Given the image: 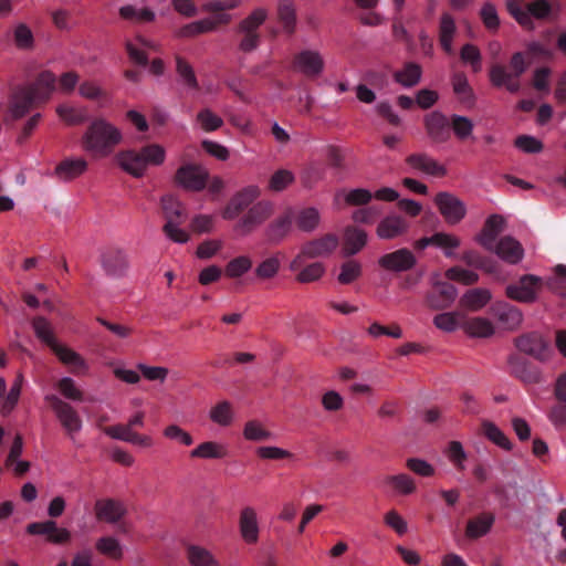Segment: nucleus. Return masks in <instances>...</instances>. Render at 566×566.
Here are the masks:
<instances>
[{
  "mask_svg": "<svg viewBox=\"0 0 566 566\" xmlns=\"http://www.w3.org/2000/svg\"><path fill=\"white\" fill-rule=\"evenodd\" d=\"M277 19L284 31L292 35L296 29V8L292 0H280L277 4Z\"/></svg>",
  "mask_w": 566,
  "mask_h": 566,
  "instance_id": "obj_37",
  "label": "nucleus"
},
{
  "mask_svg": "<svg viewBox=\"0 0 566 566\" xmlns=\"http://www.w3.org/2000/svg\"><path fill=\"white\" fill-rule=\"evenodd\" d=\"M514 146L526 154H537L544 148L543 143L530 135L517 136Z\"/></svg>",
  "mask_w": 566,
  "mask_h": 566,
  "instance_id": "obj_64",
  "label": "nucleus"
},
{
  "mask_svg": "<svg viewBox=\"0 0 566 566\" xmlns=\"http://www.w3.org/2000/svg\"><path fill=\"white\" fill-rule=\"evenodd\" d=\"M51 350L56 355L62 364L71 367L73 373H87L88 364L78 353L72 348L59 343Z\"/></svg>",
  "mask_w": 566,
  "mask_h": 566,
  "instance_id": "obj_24",
  "label": "nucleus"
},
{
  "mask_svg": "<svg viewBox=\"0 0 566 566\" xmlns=\"http://www.w3.org/2000/svg\"><path fill=\"white\" fill-rule=\"evenodd\" d=\"M55 388L60 391V394L73 401H82L84 394L76 385L75 380L71 377H62L56 384Z\"/></svg>",
  "mask_w": 566,
  "mask_h": 566,
  "instance_id": "obj_52",
  "label": "nucleus"
},
{
  "mask_svg": "<svg viewBox=\"0 0 566 566\" xmlns=\"http://www.w3.org/2000/svg\"><path fill=\"white\" fill-rule=\"evenodd\" d=\"M461 314L458 312H446L433 317V324L438 329L452 333L459 327V318Z\"/></svg>",
  "mask_w": 566,
  "mask_h": 566,
  "instance_id": "obj_58",
  "label": "nucleus"
},
{
  "mask_svg": "<svg viewBox=\"0 0 566 566\" xmlns=\"http://www.w3.org/2000/svg\"><path fill=\"white\" fill-rule=\"evenodd\" d=\"M187 556L191 566H220L212 553L201 546H189Z\"/></svg>",
  "mask_w": 566,
  "mask_h": 566,
  "instance_id": "obj_43",
  "label": "nucleus"
},
{
  "mask_svg": "<svg viewBox=\"0 0 566 566\" xmlns=\"http://www.w3.org/2000/svg\"><path fill=\"white\" fill-rule=\"evenodd\" d=\"M256 455L262 460H285L292 459L294 455L286 449L276 446H262L256 448Z\"/></svg>",
  "mask_w": 566,
  "mask_h": 566,
  "instance_id": "obj_60",
  "label": "nucleus"
},
{
  "mask_svg": "<svg viewBox=\"0 0 566 566\" xmlns=\"http://www.w3.org/2000/svg\"><path fill=\"white\" fill-rule=\"evenodd\" d=\"M461 327L465 334L474 338L491 337L495 332L493 323L485 317L469 318L462 324Z\"/></svg>",
  "mask_w": 566,
  "mask_h": 566,
  "instance_id": "obj_31",
  "label": "nucleus"
},
{
  "mask_svg": "<svg viewBox=\"0 0 566 566\" xmlns=\"http://www.w3.org/2000/svg\"><path fill=\"white\" fill-rule=\"evenodd\" d=\"M480 18L484 27L491 31L496 32L500 28V19L496 12V8L491 2H484L480 10Z\"/></svg>",
  "mask_w": 566,
  "mask_h": 566,
  "instance_id": "obj_59",
  "label": "nucleus"
},
{
  "mask_svg": "<svg viewBox=\"0 0 566 566\" xmlns=\"http://www.w3.org/2000/svg\"><path fill=\"white\" fill-rule=\"evenodd\" d=\"M228 455L227 446L217 442V441H205L199 443L196 448H193L189 457L191 459H201V460H216L223 459Z\"/></svg>",
  "mask_w": 566,
  "mask_h": 566,
  "instance_id": "obj_30",
  "label": "nucleus"
},
{
  "mask_svg": "<svg viewBox=\"0 0 566 566\" xmlns=\"http://www.w3.org/2000/svg\"><path fill=\"white\" fill-rule=\"evenodd\" d=\"M446 276L451 281H457L465 285L474 284L479 280L478 273L460 266H453L447 270Z\"/></svg>",
  "mask_w": 566,
  "mask_h": 566,
  "instance_id": "obj_63",
  "label": "nucleus"
},
{
  "mask_svg": "<svg viewBox=\"0 0 566 566\" xmlns=\"http://www.w3.org/2000/svg\"><path fill=\"white\" fill-rule=\"evenodd\" d=\"M101 264L106 275L119 279L128 271V259L123 250L109 248L101 255Z\"/></svg>",
  "mask_w": 566,
  "mask_h": 566,
  "instance_id": "obj_12",
  "label": "nucleus"
},
{
  "mask_svg": "<svg viewBox=\"0 0 566 566\" xmlns=\"http://www.w3.org/2000/svg\"><path fill=\"white\" fill-rule=\"evenodd\" d=\"M367 243V233L363 229L347 227L343 235V256L357 254Z\"/></svg>",
  "mask_w": 566,
  "mask_h": 566,
  "instance_id": "obj_26",
  "label": "nucleus"
},
{
  "mask_svg": "<svg viewBox=\"0 0 566 566\" xmlns=\"http://www.w3.org/2000/svg\"><path fill=\"white\" fill-rule=\"evenodd\" d=\"M163 437L169 441L177 442L182 447H190L193 444V438L191 433L177 423L167 424L163 429Z\"/></svg>",
  "mask_w": 566,
  "mask_h": 566,
  "instance_id": "obj_48",
  "label": "nucleus"
},
{
  "mask_svg": "<svg viewBox=\"0 0 566 566\" xmlns=\"http://www.w3.org/2000/svg\"><path fill=\"white\" fill-rule=\"evenodd\" d=\"M492 251L501 260L510 264H516L521 262L524 256V249L522 244L512 237H504L496 244L493 243Z\"/></svg>",
  "mask_w": 566,
  "mask_h": 566,
  "instance_id": "obj_22",
  "label": "nucleus"
},
{
  "mask_svg": "<svg viewBox=\"0 0 566 566\" xmlns=\"http://www.w3.org/2000/svg\"><path fill=\"white\" fill-rule=\"evenodd\" d=\"M494 523V515L483 513L470 520L467 525L465 535L470 538H479L488 534Z\"/></svg>",
  "mask_w": 566,
  "mask_h": 566,
  "instance_id": "obj_38",
  "label": "nucleus"
},
{
  "mask_svg": "<svg viewBox=\"0 0 566 566\" xmlns=\"http://www.w3.org/2000/svg\"><path fill=\"white\" fill-rule=\"evenodd\" d=\"M363 268L360 262L356 260H348L340 265L337 280L340 284H350L360 277Z\"/></svg>",
  "mask_w": 566,
  "mask_h": 566,
  "instance_id": "obj_53",
  "label": "nucleus"
},
{
  "mask_svg": "<svg viewBox=\"0 0 566 566\" xmlns=\"http://www.w3.org/2000/svg\"><path fill=\"white\" fill-rule=\"evenodd\" d=\"M434 247L441 249L446 256L454 255V251L460 247V239L453 234L438 232L434 234Z\"/></svg>",
  "mask_w": 566,
  "mask_h": 566,
  "instance_id": "obj_56",
  "label": "nucleus"
},
{
  "mask_svg": "<svg viewBox=\"0 0 566 566\" xmlns=\"http://www.w3.org/2000/svg\"><path fill=\"white\" fill-rule=\"evenodd\" d=\"M113 164L119 167L125 174L133 177H142L144 175L140 158L136 149L118 151L113 157Z\"/></svg>",
  "mask_w": 566,
  "mask_h": 566,
  "instance_id": "obj_25",
  "label": "nucleus"
},
{
  "mask_svg": "<svg viewBox=\"0 0 566 566\" xmlns=\"http://www.w3.org/2000/svg\"><path fill=\"white\" fill-rule=\"evenodd\" d=\"M371 198L373 195L368 190L357 188L336 192L334 201L336 206H340L343 202L349 206H359L366 205Z\"/></svg>",
  "mask_w": 566,
  "mask_h": 566,
  "instance_id": "obj_39",
  "label": "nucleus"
},
{
  "mask_svg": "<svg viewBox=\"0 0 566 566\" xmlns=\"http://www.w3.org/2000/svg\"><path fill=\"white\" fill-rule=\"evenodd\" d=\"M458 291L454 285L448 282L434 283V291L427 295V304L432 310L449 307L457 298Z\"/></svg>",
  "mask_w": 566,
  "mask_h": 566,
  "instance_id": "obj_21",
  "label": "nucleus"
},
{
  "mask_svg": "<svg viewBox=\"0 0 566 566\" xmlns=\"http://www.w3.org/2000/svg\"><path fill=\"white\" fill-rule=\"evenodd\" d=\"M122 142V132L104 118L94 119L83 136L84 148L99 157L109 156Z\"/></svg>",
  "mask_w": 566,
  "mask_h": 566,
  "instance_id": "obj_2",
  "label": "nucleus"
},
{
  "mask_svg": "<svg viewBox=\"0 0 566 566\" xmlns=\"http://www.w3.org/2000/svg\"><path fill=\"white\" fill-rule=\"evenodd\" d=\"M325 273V266L322 262H314L304 266L296 275L301 283H311L319 280Z\"/></svg>",
  "mask_w": 566,
  "mask_h": 566,
  "instance_id": "obj_62",
  "label": "nucleus"
},
{
  "mask_svg": "<svg viewBox=\"0 0 566 566\" xmlns=\"http://www.w3.org/2000/svg\"><path fill=\"white\" fill-rule=\"evenodd\" d=\"M178 187L191 192L207 191L216 200L224 189L223 179H177Z\"/></svg>",
  "mask_w": 566,
  "mask_h": 566,
  "instance_id": "obj_20",
  "label": "nucleus"
},
{
  "mask_svg": "<svg viewBox=\"0 0 566 566\" xmlns=\"http://www.w3.org/2000/svg\"><path fill=\"white\" fill-rule=\"evenodd\" d=\"M530 64L531 61H526L525 53L515 52L510 59V72L500 63L490 66V83L493 87H505L510 93L515 94L521 88L520 77L526 72Z\"/></svg>",
  "mask_w": 566,
  "mask_h": 566,
  "instance_id": "obj_3",
  "label": "nucleus"
},
{
  "mask_svg": "<svg viewBox=\"0 0 566 566\" xmlns=\"http://www.w3.org/2000/svg\"><path fill=\"white\" fill-rule=\"evenodd\" d=\"M293 222V211L289 209L283 214L279 216L265 228V239L271 243L281 242L290 232Z\"/></svg>",
  "mask_w": 566,
  "mask_h": 566,
  "instance_id": "obj_23",
  "label": "nucleus"
},
{
  "mask_svg": "<svg viewBox=\"0 0 566 566\" xmlns=\"http://www.w3.org/2000/svg\"><path fill=\"white\" fill-rule=\"evenodd\" d=\"M427 135L434 143H446L450 139V124L448 117L439 111L427 114L423 118Z\"/></svg>",
  "mask_w": 566,
  "mask_h": 566,
  "instance_id": "obj_15",
  "label": "nucleus"
},
{
  "mask_svg": "<svg viewBox=\"0 0 566 566\" xmlns=\"http://www.w3.org/2000/svg\"><path fill=\"white\" fill-rule=\"evenodd\" d=\"M252 268V260L247 255H240L232 259L226 266V275L230 279H237L245 274Z\"/></svg>",
  "mask_w": 566,
  "mask_h": 566,
  "instance_id": "obj_55",
  "label": "nucleus"
},
{
  "mask_svg": "<svg viewBox=\"0 0 566 566\" xmlns=\"http://www.w3.org/2000/svg\"><path fill=\"white\" fill-rule=\"evenodd\" d=\"M35 336L51 349L59 344L51 323L44 317H35L32 322Z\"/></svg>",
  "mask_w": 566,
  "mask_h": 566,
  "instance_id": "obj_45",
  "label": "nucleus"
},
{
  "mask_svg": "<svg viewBox=\"0 0 566 566\" xmlns=\"http://www.w3.org/2000/svg\"><path fill=\"white\" fill-rule=\"evenodd\" d=\"M260 197V190L258 187L250 186L241 191L237 192L230 201L227 203L221 212V217L224 220L237 219L242 211L250 208L252 202Z\"/></svg>",
  "mask_w": 566,
  "mask_h": 566,
  "instance_id": "obj_10",
  "label": "nucleus"
},
{
  "mask_svg": "<svg viewBox=\"0 0 566 566\" xmlns=\"http://www.w3.org/2000/svg\"><path fill=\"white\" fill-rule=\"evenodd\" d=\"M266 19L268 10L255 8L235 25L234 33L242 36L238 44L239 51L250 53L258 49L261 42L259 29Z\"/></svg>",
  "mask_w": 566,
  "mask_h": 566,
  "instance_id": "obj_5",
  "label": "nucleus"
},
{
  "mask_svg": "<svg viewBox=\"0 0 566 566\" xmlns=\"http://www.w3.org/2000/svg\"><path fill=\"white\" fill-rule=\"evenodd\" d=\"M516 347L524 354L539 360L548 358L551 349L547 340L538 333H531L518 337Z\"/></svg>",
  "mask_w": 566,
  "mask_h": 566,
  "instance_id": "obj_16",
  "label": "nucleus"
},
{
  "mask_svg": "<svg viewBox=\"0 0 566 566\" xmlns=\"http://www.w3.org/2000/svg\"><path fill=\"white\" fill-rule=\"evenodd\" d=\"M491 292L488 289H473L463 294L461 304L470 311H479L491 301Z\"/></svg>",
  "mask_w": 566,
  "mask_h": 566,
  "instance_id": "obj_40",
  "label": "nucleus"
},
{
  "mask_svg": "<svg viewBox=\"0 0 566 566\" xmlns=\"http://www.w3.org/2000/svg\"><path fill=\"white\" fill-rule=\"evenodd\" d=\"M209 419L219 427H229L234 420L233 406L228 400H222L209 410Z\"/></svg>",
  "mask_w": 566,
  "mask_h": 566,
  "instance_id": "obj_36",
  "label": "nucleus"
},
{
  "mask_svg": "<svg viewBox=\"0 0 566 566\" xmlns=\"http://www.w3.org/2000/svg\"><path fill=\"white\" fill-rule=\"evenodd\" d=\"M416 262L413 253L406 248L386 253L378 259L379 266L391 272L408 271L415 266Z\"/></svg>",
  "mask_w": 566,
  "mask_h": 566,
  "instance_id": "obj_13",
  "label": "nucleus"
},
{
  "mask_svg": "<svg viewBox=\"0 0 566 566\" xmlns=\"http://www.w3.org/2000/svg\"><path fill=\"white\" fill-rule=\"evenodd\" d=\"M96 551L113 560H120L124 557V546L115 536H102L95 542Z\"/></svg>",
  "mask_w": 566,
  "mask_h": 566,
  "instance_id": "obj_35",
  "label": "nucleus"
},
{
  "mask_svg": "<svg viewBox=\"0 0 566 566\" xmlns=\"http://www.w3.org/2000/svg\"><path fill=\"white\" fill-rule=\"evenodd\" d=\"M197 122L206 132L217 130L223 125V119L209 108H205L197 114Z\"/></svg>",
  "mask_w": 566,
  "mask_h": 566,
  "instance_id": "obj_61",
  "label": "nucleus"
},
{
  "mask_svg": "<svg viewBox=\"0 0 566 566\" xmlns=\"http://www.w3.org/2000/svg\"><path fill=\"white\" fill-rule=\"evenodd\" d=\"M55 81L51 71H43L34 82L13 87L8 96L3 124H12L27 116L39 104L46 103L55 88Z\"/></svg>",
  "mask_w": 566,
  "mask_h": 566,
  "instance_id": "obj_1",
  "label": "nucleus"
},
{
  "mask_svg": "<svg viewBox=\"0 0 566 566\" xmlns=\"http://www.w3.org/2000/svg\"><path fill=\"white\" fill-rule=\"evenodd\" d=\"M382 483L397 495H409L416 492L415 480L405 473L395 475H387L384 478Z\"/></svg>",
  "mask_w": 566,
  "mask_h": 566,
  "instance_id": "obj_34",
  "label": "nucleus"
},
{
  "mask_svg": "<svg viewBox=\"0 0 566 566\" xmlns=\"http://www.w3.org/2000/svg\"><path fill=\"white\" fill-rule=\"evenodd\" d=\"M409 228L410 223L403 217L391 213L378 222L376 234L381 240H395L405 235Z\"/></svg>",
  "mask_w": 566,
  "mask_h": 566,
  "instance_id": "obj_14",
  "label": "nucleus"
},
{
  "mask_svg": "<svg viewBox=\"0 0 566 566\" xmlns=\"http://www.w3.org/2000/svg\"><path fill=\"white\" fill-rule=\"evenodd\" d=\"M539 282V277L535 275H524L516 283L506 286V296L517 302L532 303L536 300Z\"/></svg>",
  "mask_w": 566,
  "mask_h": 566,
  "instance_id": "obj_9",
  "label": "nucleus"
},
{
  "mask_svg": "<svg viewBox=\"0 0 566 566\" xmlns=\"http://www.w3.org/2000/svg\"><path fill=\"white\" fill-rule=\"evenodd\" d=\"M407 164L413 169L430 176L436 175H447V168L439 164L437 160L432 159L426 154H415L410 155L406 159Z\"/></svg>",
  "mask_w": 566,
  "mask_h": 566,
  "instance_id": "obj_29",
  "label": "nucleus"
},
{
  "mask_svg": "<svg viewBox=\"0 0 566 566\" xmlns=\"http://www.w3.org/2000/svg\"><path fill=\"white\" fill-rule=\"evenodd\" d=\"M95 517L99 522L117 524L127 513L123 501L115 499H99L94 504Z\"/></svg>",
  "mask_w": 566,
  "mask_h": 566,
  "instance_id": "obj_11",
  "label": "nucleus"
},
{
  "mask_svg": "<svg viewBox=\"0 0 566 566\" xmlns=\"http://www.w3.org/2000/svg\"><path fill=\"white\" fill-rule=\"evenodd\" d=\"M394 80L403 87L418 85L422 76V67L416 62H406L401 70L394 73Z\"/></svg>",
  "mask_w": 566,
  "mask_h": 566,
  "instance_id": "obj_32",
  "label": "nucleus"
},
{
  "mask_svg": "<svg viewBox=\"0 0 566 566\" xmlns=\"http://www.w3.org/2000/svg\"><path fill=\"white\" fill-rule=\"evenodd\" d=\"M176 71L189 88L199 90V83L193 67L182 56H176Z\"/></svg>",
  "mask_w": 566,
  "mask_h": 566,
  "instance_id": "obj_51",
  "label": "nucleus"
},
{
  "mask_svg": "<svg viewBox=\"0 0 566 566\" xmlns=\"http://www.w3.org/2000/svg\"><path fill=\"white\" fill-rule=\"evenodd\" d=\"M239 532L245 544L253 545L259 542L260 526L254 507L245 506L240 511Z\"/></svg>",
  "mask_w": 566,
  "mask_h": 566,
  "instance_id": "obj_18",
  "label": "nucleus"
},
{
  "mask_svg": "<svg viewBox=\"0 0 566 566\" xmlns=\"http://www.w3.org/2000/svg\"><path fill=\"white\" fill-rule=\"evenodd\" d=\"M338 245V238L335 234H326L323 238L306 243L301 253L291 262V270L296 271L306 258L314 259L329 255Z\"/></svg>",
  "mask_w": 566,
  "mask_h": 566,
  "instance_id": "obj_8",
  "label": "nucleus"
},
{
  "mask_svg": "<svg viewBox=\"0 0 566 566\" xmlns=\"http://www.w3.org/2000/svg\"><path fill=\"white\" fill-rule=\"evenodd\" d=\"M87 170V163L83 158H69L62 160L56 167L54 172L56 175L77 176L83 175Z\"/></svg>",
  "mask_w": 566,
  "mask_h": 566,
  "instance_id": "obj_50",
  "label": "nucleus"
},
{
  "mask_svg": "<svg viewBox=\"0 0 566 566\" xmlns=\"http://www.w3.org/2000/svg\"><path fill=\"white\" fill-rule=\"evenodd\" d=\"M321 221V216L315 208H305L298 211L296 216V226L300 230L305 232L314 231Z\"/></svg>",
  "mask_w": 566,
  "mask_h": 566,
  "instance_id": "obj_47",
  "label": "nucleus"
},
{
  "mask_svg": "<svg viewBox=\"0 0 566 566\" xmlns=\"http://www.w3.org/2000/svg\"><path fill=\"white\" fill-rule=\"evenodd\" d=\"M455 22L450 13H442L439 25V40L447 53L452 51V40L455 33Z\"/></svg>",
  "mask_w": 566,
  "mask_h": 566,
  "instance_id": "obj_41",
  "label": "nucleus"
},
{
  "mask_svg": "<svg viewBox=\"0 0 566 566\" xmlns=\"http://www.w3.org/2000/svg\"><path fill=\"white\" fill-rule=\"evenodd\" d=\"M492 311L505 329H515L523 321L522 312L509 303H495Z\"/></svg>",
  "mask_w": 566,
  "mask_h": 566,
  "instance_id": "obj_27",
  "label": "nucleus"
},
{
  "mask_svg": "<svg viewBox=\"0 0 566 566\" xmlns=\"http://www.w3.org/2000/svg\"><path fill=\"white\" fill-rule=\"evenodd\" d=\"M452 88L462 103H472L475 99L474 92L469 84L468 77L463 72H458L451 78Z\"/></svg>",
  "mask_w": 566,
  "mask_h": 566,
  "instance_id": "obj_44",
  "label": "nucleus"
},
{
  "mask_svg": "<svg viewBox=\"0 0 566 566\" xmlns=\"http://www.w3.org/2000/svg\"><path fill=\"white\" fill-rule=\"evenodd\" d=\"M161 206L166 218L164 232L167 238L176 243H187L189 233L180 227L187 218L182 203L174 196L166 195L161 198Z\"/></svg>",
  "mask_w": 566,
  "mask_h": 566,
  "instance_id": "obj_4",
  "label": "nucleus"
},
{
  "mask_svg": "<svg viewBox=\"0 0 566 566\" xmlns=\"http://www.w3.org/2000/svg\"><path fill=\"white\" fill-rule=\"evenodd\" d=\"M273 212L274 206L271 201H258L253 206H250L247 213L238 220L233 230L239 235H248L269 220Z\"/></svg>",
  "mask_w": 566,
  "mask_h": 566,
  "instance_id": "obj_7",
  "label": "nucleus"
},
{
  "mask_svg": "<svg viewBox=\"0 0 566 566\" xmlns=\"http://www.w3.org/2000/svg\"><path fill=\"white\" fill-rule=\"evenodd\" d=\"M243 437L248 441L261 442L272 439L273 434L260 421L250 420L244 424Z\"/></svg>",
  "mask_w": 566,
  "mask_h": 566,
  "instance_id": "obj_49",
  "label": "nucleus"
},
{
  "mask_svg": "<svg viewBox=\"0 0 566 566\" xmlns=\"http://www.w3.org/2000/svg\"><path fill=\"white\" fill-rule=\"evenodd\" d=\"M482 430L484 436L499 448L511 451L513 444L506 434L493 422L485 420L482 422Z\"/></svg>",
  "mask_w": 566,
  "mask_h": 566,
  "instance_id": "obj_42",
  "label": "nucleus"
},
{
  "mask_svg": "<svg viewBox=\"0 0 566 566\" xmlns=\"http://www.w3.org/2000/svg\"><path fill=\"white\" fill-rule=\"evenodd\" d=\"M505 227V219L500 214L490 216L485 224L478 235V241L488 250H493V243L496 237L503 231Z\"/></svg>",
  "mask_w": 566,
  "mask_h": 566,
  "instance_id": "obj_28",
  "label": "nucleus"
},
{
  "mask_svg": "<svg viewBox=\"0 0 566 566\" xmlns=\"http://www.w3.org/2000/svg\"><path fill=\"white\" fill-rule=\"evenodd\" d=\"M281 261L277 255H272L263 260L255 268V275L261 280L273 279L280 270Z\"/></svg>",
  "mask_w": 566,
  "mask_h": 566,
  "instance_id": "obj_57",
  "label": "nucleus"
},
{
  "mask_svg": "<svg viewBox=\"0 0 566 566\" xmlns=\"http://www.w3.org/2000/svg\"><path fill=\"white\" fill-rule=\"evenodd\" d=\"M137 151L140 158V165L144 174L149 166L163 165L166 158V150L159 144H149L143 146Z\"/></svg>",
  "mask_w": 566,
  "mask_h": 566,
  "instance_id": "obj_33",
  "label": "nucleus"
},
{
  "mask_svg": "<svg viewBox=\"0 0 566 566\" xmlns=\"http://www.w3.org/2000/svg\"><path fill=\"white\" fill-rule=\"evenodd\" d=\"M294 66L307 77H317L324 70V60L317 51L304 50L295 55Z\"/></svg>",
  "mask_w": 566,
  "mask_h": 566,
  "instance_id": "obj_19",
  "label": "nucleus"
},
{
  "mask_svg": "<svg viewBox=\"0 0 566 566\" xmlns=\"http://www.w3.org/2000/svg\"><path fill=\"white\" fill-rule=\"evenodd\" d=\"M436 205L449 224L459 223L467 212L464 203L449 193H439L436 197Z\"/></svg>",
  "mask_w": 566,
  "mask_h": 566,
  "instance_id": "obj_17",
  "label": "nucleus"
},
{
  "mask_svg": "<svg viewBox=\"0 0 566 566\" xmlns=\"http://www.w3.org/2000/svg\"><path fill=\"white\" fill-rule=\"evenodd\" d=\"M44 400L50 403L61 426L73 440L83 427L82 419L77 411L54 394L45 395Z\"/></svg>",
  "mask_w": 566,
  "mask_h": 566,
  "instance_id": "obj_6",
  "label": "nucleus"
},
{
  "mask_svg": "<svg viewBox=\"0 0 566 566\" xmlns=\"http://www.w3.org/2000/svg\"><path fill=\"white\" fill-rule=\"evenodd\" d=\"M449 124L450 129H452L454 136L461 142L468 139L473 133L474 124L467 116L453 114L449 120Z\"/></svg>",
  "mask_w": 566,
  "mask_h": 566,
  "instance_id": "obj_46",
  "label": "nucleus"
},
{
  "mask_svg": "<svg viewBox=\"0 0 566 566\" xmlns=\"http://www.w3.org/2000/svg\"><path fill=\"white\" fill-rule=\"evenodd\" d=\"M14 44L21 50H31L34 46L32 30L25 23H18L13 31Z\"/></svg>",
  "mask_w": 566,
  "mask_h": 566,
  "instance_id": "obj_54",
  "label": "nucleus"
}]
</instances>
